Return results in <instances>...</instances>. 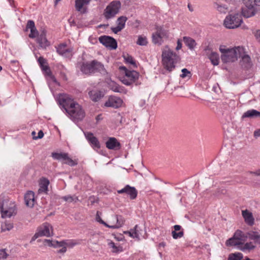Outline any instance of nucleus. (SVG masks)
Masks as SVG:
<instances>
[{
    "instance_id": "f257e3e1",
    "label": "nucleus",
    "mask_w": 260,
    "mask_h": 260,
    "mask_svg": "<svg viewBox=\"0 0 260 260\" xmlns=\"http://www.w3.org/2000/svg\"><path fill=\"white\" fill-rule=\"evenodd\" d=\"M58 104L63 108L74 121L81 120L85 116L82 107L69 94L62 93L57 95Z\"/></svg>"
},
{
    "instance_id": "f03ea898",
    "label": "nucleus",
    "mask_w": 260,
    "mask_h": 260,
    "mask_svg": "<svg viewBox=\"0 0 260 260\" xmlns=\"http://www.w3.org/2000/svg\"><path fill=\"white\" fill-rule=\"evenodd\" d=\"M219 50L221 53V59L224 63L233 62L237 60L244 53L243 47L238 46L232 48H226L225 46H221Z\"/></svg>"
},
{
    "instance_id": "7ed1b4c3",
    "label": "nucleus",
    "mask_w": 260,
    "mask_h": 260,
    "mask_svg": "<svg viewBox=\"0 0 260 260\" xmlns=\"http://www.w3.org/2000/svg\"><path fill=\"white\" fill-rule=\"evenodd\" d=\"M162 63L164 68L169 72H172L175 68V64L179 60V56L166 46L162 52Z\"/></svg>"
},
{
    "instance_id": "20e7f679",
    "label": "nucleus",
    "mask_w": 260,
    "mask_h": 260,
    "mask_svg": "<svg viewBox=\"0 0 260 260\" xmlns=\"http://www.w3.org/2000/svg\"><path fill=\"white\" fill-rule=\"evenodd\" d=\"M0 209L3 218H10L16 214L15 203L2 196H0Z\"/></svg>"
},
{
    "instance_id": "39448f33",
    "label": "nucleus",
    "mask_w": 260,
    "mask_h": 260,
    "mask_svg": "<svg viewBox=\"0 0 260 260\" xmlns=\"http://www.w3.org/2000/svg\"><path fill=\"white\" fill-rule=\"evenodd\" d=\"M80 70L83 74L86 75H90L95 72L103 74L106 72L104 65L96 60L83 62L81 66Z\"/></svg>"
},
{
    "instance_id": "423d86ee",
    "label": "nucleus",
    "mask_w": 260,
    "mask_h": 260,
    "mask_svg": "<svg viewBox=\"0 0 260 260\" xmlns=\"http://www.w3.org/2000/svg\"><path fill=\"white\" fill-rule=\"evenodd\" d=\"M120 70L123 71V75L120 77L122 83L126 85H131L139 79V73L135 71L128 70L125 67H121Z\"/></svg>"
},
{
    "instance_id": "0eeeda50",
    "label": "nucleus",
    "mask_w": 260,
    "mask_h": 260,
    "mask_svg": "<svg viewBox=\"0 0 260 260\" xmlns=\"http://www.w3.org/2000/svg\"><path fill=\"white\" fill-rule=\"evenodd\" d=\"M243 22L242 17L239 13H232L228 15L223 21L224 26L228 29H235L239 27Z\"/></svg>"
},
{
    "instance_id": "6e6552de",
    "label": "nucleus",
    "mask_w": 260,
    "mask_h": 260,
    "mask_svg": "<svg viewBox=\"0 0 260 260\" xmlns=\"http://www.w3.org/2000/svg\"><path fill=\"white\" fill-rule=\"evenodd\" d=\"M53 235V229L52 225L48 223L45 222L37 228L36 233L31 238L30 243L35 241L37 238L41 237H50Z\"/></svg>"
},
{
    "instance_id": "1a4fd4ad",
    "label": "nucleus",
    "mask_w": 260,
    "mask_h": 260,
    "mask_svg": "<svg viewBox=\"0 0 260 260\" xmlns=\"http://www.w3.org/2000/svg\"><path fill=\"white\" fill-rule=\"evenodd\" d=\"M121 7L119 1H114L110 3L105 10L104 15L107 19L114 17L119 12Z\"/></svg>"
},
{
    "instance_id": "9d476101",
    "label": "nucleus",
    "mask_w": 260,
    "mask_h": 260,
    "mask_svg": "<svg viewBox=\"0 0 260 260\" xmlns=\"http://www.w3.org/2000/svg\"><path fill=\"white\" fill-rule=\"evenodd\" d=\"M257 3L256 0H245V8L242 11L243 15L247 18L253 16L255 13Z\"/></svg>"
},
{
    "instance_id": "9b49d317",
    "label": "nucleus",
    "mask_w": 260,
    "mask_h": 260,
    "mask_svg": "<svg viewBox=\"0 0 260 260\" xmlns=\"http://www.w3.org/2000/svg\"><path fill=\"white\" fill-rule=\"evenodd\" d=\"M52 157L56 160H62L63 163L73 167L77 165L78 162L76 160H73L69 156L67 153H56L53 152L51 154Z\"/></svg>"
},
{
    "instance_id": "f8f14e48",
    "label": "nucleus",
    "mask_w": 260,
    "mask_h": 260,
    "mask_svg": "<svg viewBox=\"0 0 260 260\" xmlns=\"http://www.w3.org/2000/svg\"><path fill=\"white\" fill-rule=\"evenodd\" d=\"M169 32L161 26H157L156 31L152 35V41L154 44H161L163 38H167Z\"/></svg>"
},
{
    "instance_id": "ddd939ff",
    "label": "nucleus",
    "mask_w": 260,
    "mask_h": 260,
    "mask_svg": "<svg viewBox=\"0 0 260 260\" xmlns=\"http://www.w3.org/2000/svg\"><path fill=\"white\" fill-rule=\"evenodd\" d=\"M117 193L118 194L125 193L129 197L131 200L136 199L138 196V191L136 188L129 185H126L121 189L118 190Z\"/></svg>"
},
{
    "instance_id": "4468645a",
    "label": "nucleus",
    "mask_w": 260,
    "mask_h": 260,
    "mask_svg": "<svg viewBox=\"0 0 260 260\" xmlns=\"http://www.w3.org/2000/svg\"><path fill=\"white\" fill-rule=\"evenodd\" d=\"M99 41L104 46L110 47L112 49H115L117 47L116 40L111 37L102 36L100 37Z\"/></svg>"
},
{
    "instance_id": "2eb2a0df",
    "label": "nucleus",
    "mask_w": 260,
    "mask_h": 260,
    "mask_svg": "<svg viewBox=\"0 0 260 260\" xmlns=\"http://www.w3.org/2000/svg\"><path fill=\"white\" fill-rule=\"evenodd\" d=\"M122 103L123 101L120 98L115 96H110L108 100L105 102V106L116 109L121 107Z\"/></svg>"
},
{
    "instance_id": "dca6fc26",
    "label": "nucleus",
    "mask_w": 260,
    "mask_h": 260,
    "mask_svg": "<svg viewBox=\"0 0 260 260\" xmlns=\"http://www.w3.org/2000/svg\"><path fill=\"white\" fill-rule=\"evenodd\" d=\"M57 52L66 57H71L73 55V48H68L66 44H61L56 48Z\"/></svg>"
},
{
    "instance_id": "f3484780",
    "label": "nucleus",
    "mask_w": 260,
    "mask_h": 260,
    "mask_svg": "<svg viewBox=\"0 0 260 260\" xmlns=\"http://www.w3.org/2000/svg\"><path fill=\"white\" fill-rule=\"evenodd\" d=\"M84 134L86 139L94 150L99 149L100 148V144L98 139L94 136L92 133L87 132Z\"/></svg>"
},
{
    "instance_id": "a211bd4d",
    "label": "nucleus",
    "mask_w": 260,
    "mask_h": 260,
    "mask_svg": "<svg viewBox=\"0 0 260 260\" xmlns=\"http://www.w3.org/2000/svg\"><path fill=\"white\" fill-rule=\"evenodd\" d=\"M206 54L212 63L216 66L219 64V57L217 53L211 51L209 49H206Z\"/></svg>"
},
{
    "instance_id": "6ab92c4d",
    "label": "nucleus",
    "mask_w": 260,
    "mask_h": 260,
    "mask_svg": "<svg viewBox=\"0 0 260 260\" xmlns=\"http://www.w3.org/2000/svg\"><path fill=\"white\" fill-rule=\"evenodd\" d=\"M106 146L109 149L118 150L120 148V144L114 137H111L106 143Z\"/></svg>"
},
{
    "instance_id": "aec40b11",
    "label": "nucleus",
    "mask_w": 260,
    "mask_h": 260,
    "mask_svg": "<svg viewBox=\"0 0 260 260\" xmlns=\"http://www.w3.org/2000/svg\"><path fill=\"white\" fill-rule=\"evenodd\" d=\"M24 201L27 206L32 207L36 202L34 192L32 191H27L25 194Z\"/></svg>"
},
{
    "instance_id": "412c9836",
    "label": "nucleus",
    "mask_w": 260,
    "mask_h": 260,
    "mask_svg": "<svg viewBox=\"0 0 260 260\" xmlns=\"http://www.w3.org/2000/svg\"><path fill=\"white\" fill-rule=\"evenodd\" d=\"M244 54L240 56L241 59L240 61V64L243 69H249L252 66L251 58L248 55Z\"/></svg>"
},
{
    "instance_id": "4be33fe9",
    "label": "nucleus",
    "mask_w": 260,
    "mask_h": 260,
    "mask_svg": "<svg viewBox=\"0 0 260 260\" xmlns=\"http://www.w3.org/2000/svg\"><path fill=\"white\" fill-rule=\"evenodd\" d=\"M81 240L70 239L59 241V246H66V247L73 248L81 244Z\"/></svg>"
},
{
    "instance_id": "5701e85b",
    "label": "nucleus",
    "mask_w": 260,
    "mask_h": 260,
    "mask_svg": "<svg viewBox=\"0 0 260 260\" xmlns=\"http://www.w3.org/2000/svg\"><path fill=\"white\" fill-rule=\"evenodd\" d=\"M242 215L245 222L249 225H253L254 223V219L251 212L248 210L242 211Z\"/></svg>"
},
{
    "instance_id": "b1692460",
    "label": "nucleus",
    "mask_w": 260,
    "mask_h": 260,
    "mask_svg": "<svg viewBox=\"0 0 260 260\" xmlns=\"http://www.w3.org/2000/svg\"><path fill=\"white\" fill-rule=\"evenodd\" d=\"M49 184V181L45 178H42L40 179L39 183V189H38V193H47L48 191V186Z\"/></svg>"
},
{
    "instance_id": "393cba45",
    "label": "nucleus",
    "mask_w": 260,
    "mask_h": 260,
    "mask_svg": "<svg viewBox=\"0 0 260 260\" xmlns=\"http://www.w3.org/2000/svg\"><path fill=\"white\" fill-rule=\"evenodd\" d=\"M37 42L42 48H45L50 45V43L46 39V33L44 31H43L38 37Z\"/></svg>"
},
{
    "instance_id": "a878e982",
    "label": "nucleus",
    "mask_w": 260,
    "mask_h": 260,
    "mask_svg": "<svg viewBox=\"0 0 260 260\" xmlns=\"http://www.w3.org/2000/svg\"><path fill=\"white\" fill-rule=\"evenodd\" d=\"M246 237L252 240L254 244L260 245V233L256 231H249L247 233Z\"/></svg>"
},
{
    "instance_id": "bb28decb",
    "label": "nucleus",
    "mask_w": 260,
    "mask_h": 260,
    "mask_svg": "<svg viewBox=\"0 0 260 260\" xmlns=\"http://www.w3.org/2000/svg\"><path fill=\"white\" fill-rule=\"evenodd\" d=\"M110 88L114 92L121 93H126L127 90L124 87L121 86L113 81H111L109 84Z\"/></svg>"
},
{
    "instance_id": "cd10ccee",
    "label": "nucleus",
    "mask_w": 260,
    "mask_h": 260,
    "mask_svg": "<svg viewBox=\"0 0 260 260\" xmlns=\"http://www.w3.org/2000/svg\"><path fill=\"white\" fill-rule=\"evenodd\" d=\"M113 218L116 222L115 224L109 225V228L112 229H118L124 224V219L121 216L115 215Z\"/></svg>"
},
{
    "instance_id": "c85d7f7f",
    "label": "nucleus",
    "mask_w": 260,
    "mask_h": 260,
    "mask_svg": "<svg viewBox=\"0 0 260 260\" xmlns=\"http://www.w3.org/2000/svg\"><path fill=\"white\" fill-rule=\"evenodd\" d=\"M90 99L93 102L99 101L103 96V93L98 90H92L88 93Z\"/></svg>"
},
{
    "instance_id": "c756f323",
    "label": "nucleus",
    "mask_w": 260,
    "mask_h": 260,
    "mask_svg": "<svg viewBox=\"0 0 260 260\" xmlns=\"http://www.w3.org/2000/svg\"><path fill=\"white\" fill-rule=\"evenodd\" d=\"M174 230L172 232V235L174 239H177L183 236V231H179L181 229V226L180 225H175L174 226Z\"/></svg>"
},
{
    "instance_id": "7c9ffc66",
    "label": "nucleus",
    "mask_w": 260,
    "mask_h": 260,
    "mask_svg": "<svg viewBox=\"0 0 260 260\" xmlns=\"http://www.w3.org/2000/svg\"><path fill=\"white\" fill-rule=\"evenodd\" d=\"M255 246L254 245L253 243L251 242H247L246 243H244L243 242H241L240 246L238 247V249L240 250L243 251H245L246 250H251L254 249Z\"/></svg>"
},
{
    "instance_id": "2f4dec72",
    "label": "nucleus",
    "mask_w": 260,
    "mask_h": 260,
    "mask_svg": "<svg viewBox=\"0 0 260 260\" xmlns=\"http://www.w3.org/2000/svg\"><path fill=\"white\" fill-rule=\"evenodd\" d=\"M91 0H76L75 8L77 11L84 12L83 7L84 5H88Z\"/></svg>"
},
{
    "instance_id": "473e14b6",
    "label": "nucleus",
    "mask_w": 260,
    "mask_h": 260,
    "mask_svg": "<svg viewBox=\"0 0 260 260\" xmlns=\"http://www.w3.org/2000/svg\"><path fill=\"white\" fill-rule=\"evenodd\" d=\"M254 117H260V112L256 111V110L251 109L245 112L242 118H252Z\"/></svg>"
},
{
    "instance_id": "72a5a7b5",
    "label": "nucleus",
    "mask_w": 260,
    "mask_h": 260,
    "mask_svg": "<svg viewBox=\"0 0 260 260\" xmlns=\"http://www.w3.org/2000/svg\"><path fill=\"white\" fill-rule=\"evenodd\" d=\"M138 225H136L134 229H132L129 231L124 232L125 234H127L132 238H139V232L138 229Z\"/></svg>"
},
{
    "instance_id": "f704fd0d",
    "label": "nucleus",
    "mask_w": 260,
    "mask_h": 260,
    "mask_svg": "<svg viewBox=\"0 0 260 260\" xmlns=\"http://www.w3.org/2000/svg\"><path fill=\"white\" fill-rule=\"evenodd\" d=\"M183 41L185 45L190 49H192L196 45V41L191 38L184 37Z\"/></svg>"
},
{
    "instance_id": "c9c22d12",
    "label": "nucleus",
    "mask_w": 260,
    "mask_h": 260,
    "mask_svg": "<svg viewBox=\"0 0 260 260\" xmlns=\"http://www.w3.org/2000/svg\"><path fill=\"white\" fill-rule=\"evenodd\" d=\"M241 241H238L237 239L234 238L233 237L229 239L225 242V245L227 246H237V248L240 246Z\"/></svg>"
},
{
    "instance_id": "e433bc0d",
    "label": "nucleus",
    "mask_w": 260,
    "mask_h": 260,
    "mask_svg": "<svg viewBox=\"0 0 260 260\" xmlns=\"http://www.w3.org/2000/svg\"><path fill=\"white\" fill-rule=\"evenodd\" d=\"M44 246H48L49 247H57L59 246V242L57 241H53L49 239H45L43 241Z\"/></svg>"
},
{
    "instance_id": "4c0bfd02",
    "label": "nucleus",
    "mask_w": 260,
    "mask_h": 260,
    "mask_svg": "<svg viewBox=\"0 0 260 260\" xmlns=\"http://www.w3.org/2000/svg\"><path fill=\"white\" fill-rule=\"evenodd\" d=\"M243 255L240 252L233 253L229 254L228 260H242Z\"/></svg>"
},
{
    "instance_id": "58836bf2",
    "label": "nucleus",
    "mask_w": 260,
    "mask_h": 260,
    "mask_svg": "<svg viewBox=\"0 0 260 260\" xmlns=\"http://www.w3.org/2000/svg\"><path fill=\"white\" fill-rule=\"evenodd\" d=\"M124 61L126 63H129L132 65L134 67H137V64L135 60L133 57L128 54H124L123 55Z\"/></svg>"
},
{
    "instance_id": "ea45409f",
    "label": "nucleus",
    "mask_w": 260,
    "mask_h": 260,
    "mask_svg": "<svg viewBox=\"0 0 260 260\" xmlns=\"http://www.w3.org/2000/svg\"><path fill=\"white\" fill-rule=\"evenodd\" d=\"M148 44L147 39L145 36H139L137 41V44L140 46H146Z\"/></svg>"
},
{
    "instance_id": "a19ab883",
    "label": "nucleus",
    "mask_w": 260,
    "mask_h": 260,
    "mask_svg": "<svg viewBox=\"0 0 260 260\" xmlns=\"http://www.w3.org/2000/svg\"><path fill=\"white\" fill-rule=\"evenodd\" d=\"M127 20V18L124 16H121L117 19V25L123 28L125 26V22Z\"/></svg>"
},
{
    "instance_id": "79ce46f5",
    "label": "nucleus",
    "mask_w": 260,
    "mask_h": 260,
    "mask_svg": "<svg viewBox=\"0 0 260 260\" xmlns=\"http://www.w3.org/2000/svg\"><path fill=\"white\" fill-rule=\"evenodd\" d=\"M62 199L68 202L69 203H71L72 202H76L77 201H78V198L76 196H71L70 195H68L67 196H64L62 197Z\"/></svg>"
},
{
    "instance_id": "37998d69",
    "label": "nucleus",
    "mask_w": 260,
    "mask_h": 260,
    "mask_svg": "<svg viewBox=\"0 0 260 260\" xmlns=\"http://www.w3.org/2000/svg\"><path fill=\"white\" fill-rule=\"evenodd\" d=\"M13 228V224L10 222H5L2 225V231L5 232L6 231H10Z\"/></svg>"
},
{
    "instance_id": "c03bdc74",
    "label": "nucleus",
    "mask_w": 260,
    "mask_h": 260,
    "mask_svg": "<svg viewBox=\"0 0 260 260\" xmlns=\"http://www.w3.org/2000/svg\"><path fill=\"white\" fill-rule=\"evenodd\" d=\"M233 237L237 239L238 241H241L242 240V238L244 237V234L241 231L237 230L234 233Z\"/></svg>"
},
{
    "instance_id": "a18cd8bd",
    "label": "nucleus",
    "mask_w": 260,
    "mask_h": 260,
    "mask_svg": "<svg viewBox=\"0 0 260 260\" xmlns=\"http://www.w3.org/2000/svg\"><path fill=\"white\" fill-rule=\"evenodd\" d=\"M95 219H96V220L100 222V223L104 225L105 226L108 228L109 226V225L108 224H107V223H106L104 220H103L102 219V218H101L100 215H99V212L98 211L96 212V217H95Z\"/></svg>"
},
{
    "instance_id": "49530a36",
    "label": "nucleus",
    "mask_w": 260,
    "mask_h": 260,
    "mask_svg": "<svg viewBox=\"0 0 260 260\" xmlns=\"http://www.w3.org/2000/svg\"><path fill=\"white\" fill-rule=\"evenodd\" d=\"M42 70L45 72V73L48 76H51V72L49 67L46 64L41 67Z\"/></svg>"
},
{
    "instance_id": "de8ad7c7",
    "label": "nucleus",
    "mask_w": 260,
    "mask_h": 260,
    "mask_svg": "<svg viewBox=\"0 0 260 260\" xmlns=\"http://www.w3.org/2000/svg\"><path fill=\"white\" fill-rule=\"evenodd\" d=\"M182 74L180 75V77L182 78H184L186 77L190 76L191 73L186 69H183L182 70Z\"/></svg>"
},
{
    "instance_id": "09e8293b",
    "label": "nucleus",
    "mask_w": 260,
    "mask_h": 260,
    "mask_svg": "<svg viewBox=\"0 0 260 260\" xmlns=\"http://www.w3.org/2000/svg\"><path fill=\"white\" fill-rule=\"evenodd\" d=\"M30 30V33L29 35V37L30 38H36L38 35V31H37L36 27H35L34 29H31Z\"/></svg>"
},
{
    "instance_id": "8fccbe9b",
    "label": "nucleus",
    "mask_w": 260,
    "mask_h": 260,
    "mask_svg": "<svg viewBox=\"0 0 260 260\" xmlns=\"http://www.w3.org/2000/svg\"><path fill=\"white\" fill-rule=\"evenodd\" d=\"M35 27H36L35 22L32 20H28L26 25V29L31 30L34 29Z\"/></svg>"
},
{
    "instance_id": "3c124183",
    "label": "nucleus",
    "mask_w": 260,
    "mask_h": 260,
    "mask_svg": "<svg viewBox=\"0 0 260 260\" xmlns=\"http://www.w3.org/2000/svg\"><path fill=\"white\" fill-rule=\"evenodd\" d=\"M216 6H217L216 8L219 12H220L221 13H225L226 12V11H227L226 7H225L224 6H222L221 5H219L218 4H217Z\"/></svg>"
},
{
    "instance_id": "603ef678",
    "label": "nucleus",
    "mask_w": 260,
    "mask_h": 260,
    "mask_svg": "<svg viewBox=\"0 0 260 260\" xmlns=\"http://www.w3.org/2000/svg\"><path fill=\"white\" fill-rule=\"evenodd\" d=\"M8 256V254L5 249H0V259H6L7 258Z\"/></svg>"
},
{
    "instance_id": "864d4df0",
    "label": "nucleus",
    "mask_w": 260,
    "mask_h": 260,
    "mask_svg": "<svg viewBox=\"0 0 260 260\" xmlns=\"http://www.w3.org/2000/svg\"><path fill=\"white\" fill-rule=\"evenodd\" d=\"M38 61L40 67L43 66V65L46 63V60L42 56L39 58V59H38Z\"/></svg>"
},
{
    "instance_id": "5fc2aeb1",
    "label": "nucleus",
    "mask_w": 260,
    "mask_h": 260,
    "mask_svg": "<svg viewBox=\"0 0 260 260\" xmlns=\"http://www.w3.org/2000/svg\"><path fill=\"white\" fill-rule=\"evenodd\" d=\"M111 29H112V31L113 32H114L115 34L118 33V32L120 31L122 29V28H121V27L118 26V25L116 27H112Z\"/></svg>"
},
{
    "instance_id": "6e6d98bb",
    "label": "nucleus",
    "mask_w": 260,
    "mask_h": 260,
    "mask_svg": "<svg viewBox=\"0 0 260 260\" xmlns=\"http://www.w3.org/2000/svg\"><path fill=\"white\" fill-rule=\"evenodd\" d=\"M59 247H62L59 250H57V253H64L67 251V247L66 246H59Z\"/></svg>"
},
{
    "instance_id": "4d7b16f0",
    "label": "nucleus",
    "mask_w": 260,
    "mask_h": 260,
    "mask_svg": "<svg viewBox=\"0 0 260 260\" xmlns=\"http://www.w3.org/2000/svg\"><path fill=\"white\" fill-rule=\"evenodd\" d=\"M43 136H44L43 132L42 131H40L39 132V133L38 134V136L37 137L34 136L33 138L34 139H41L43 137Z\"/></svg>"
},
{
    "instance_id": "13d9d810",
    "label": "nucleus",
    "mask_w": 260,
    "mask_h": 260,
    "mask_svg": "<svg viewBox=\"0 0 260 260\" xmlns=\"http://www.w3.org/2000/svg\"><path fill=\"white\" fill-rule=\"evenodd\" d=\"M254 36L256 39L260 42V30H257L254 33Z\"/></svg>"
},
{
    "instance_id": "bf43d9fd",
    "label": "nucleus",
    "mask_w": 260,
    "mask_h": 260,
    "mask_svg": "<svg viewBox=\"0 0 260 260\" xmlns=\"http://www.w3.org/2000/svg\"><path fill=\"white\" fill-rule=\"evenodd\" d=\"M109 245L114 249V252H118L119 250V247H117L114 242H111L109 243Z\"/></svg>"
},
{
    "instance_id": "052dcab7",
    "label": "nucleus",
    "mask_w": 260,
    "mask_h": 260,
    "mask_svg": "<svg viewBox=\"0 0 260 260\" xmlns=\"http://www.w3.org/2000/svg\"><path fill=\"white\" fill-rule=\"evenodd\" d=\"M182 48V43H181V41L179 39L177 41V47L176 48V49L177 50H180L181 48Z\"/></svg>"
},
{
    "instance_id": "680f3d73",
    "label": "nucleus",
    "mask_w": 260,
    "mask_h": 260,
    "mask_svg": "<svg viewBox=\"0 0 260 260\" xmlns=\"http://www.w3.org/2000/svg\"><path fill=\"white\" fill-rule=\"evenodd\" d=\"M250 174L260 176V169H258L255 172H250Z\"/></svg>"
},
{
    "instance_id": "e2e57ef3",
    "label": "nucleus",
    "mask_w": 260,
    "mask_h": 260,
    "mask_svg": "<svg viewBox=\"0 0 260 260\" xmlns=\"http://www.w3.org/2000/svg\"><path fill=\"white\" fill-rule=\"evenodd\" d=\"M254 136L255 137H260V129L254 132Z\"/></svg>"
},
{
    "instance_id": "0e129e2a",
    "label": "nucleus",
    "mask_w": 260,
    "mask_h": 260,
    "mask_svg": "<svg viewBox=\"0 0 260 260\" xmlns=\"http://www.w3.org/2000/svg\"><path fill=\"white\" fill-rule=\"evenodd\" d=\"M103 119L102 116L101 114H99L96 117V120L97 121H99V120H101Z\"/></svg>"
},
{
    "instance_id": "69168bd1",
    "label": "nucleus",
    "mask_w": 260,
    "mask_h": 260,
    "mask_svg": "<svg viewBox=\"0 0 260 260\" xmlns=\"http://www.w3.org/2000/svg\"><path fill=\"white\" fill-rule=\"evenodd\" d=\"M165 246H166V243L165 242H161L159 244V247H165Z\"/></svg>"
},
{
    "instance_id": "338daca9",
    "label": "nucleus",
    "mask_w": 260,
    "mask_h": 260,
    "mask_svg": "<svg viewBox=\"0 0 260 260\" xmlns=\"http://www.w3.org/2000/svg\"><path fill=\"white\" fill-rule=\"evenodd\" d=\"M60 0H54L55 5H56Z\"/></svg>"
},
{
    "instance_id": "774afa93",
    "label": "nucleus",
    "mask_w": 260,
    "mask_h": 260,
    "mask_svg": "<svg viewBox=\"0 0 260 260\" xmlns=\"http://www.w3.org/2000/svg\"><path fill=\"white\" fill-rule=\"evenodd\" d=\"M32 135L34 136V137L35 136V135L36 134V133L35 132H32V133H31Z\"/></svg>"
}]
</instances>
